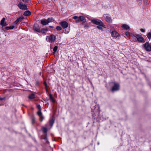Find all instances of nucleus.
Masks as SVG:
<instances>
[{"label": "nucleus", "instance_id": "nucleus-1", "mask_svg": "<svg viewBox=\"0 0 151 151\" xmlns=\"http://www.w3.org/2000/svg\"><path fill=\"white\" fill-rule=\"evenodd\" d=\"M91 22L94 24L96 25V28L98 29L103 30L104 29L106 28L105 25L103 22L99 19H94L91 20Z\"/></svg>", "mask_w": 151, "mask_h": 151}, {"label": "nucleus", "instance_id": "nucleus-2", "mask_svg": "<svg viewBox=\"0 0 151 151\" xmlns=\"http://www.w3.org/2000/svg\"><path fill=\"white\" fill-rule=\"evenodd\" d=\"M132 39L134 41H137L139 42L143 43L145 42L144 38L141 35L138 34L133 35Z\"/></svg>", "mask_w": 151, "mask_h": 151}, {"label": "nucleus", "instance_id": "nucleus-3", "mask_svg": "<svg viewBox=\"0 0 151 151\" xmlns=\"http://www.w3.org/2000/svg\"><path fill=\"white\" fill-rule=\"evenodd\" d=\"M119 84L114 83V85L111 88L112 92L117 91L119 89Z\"/></svg>", "mask_w": 151, "mask_h": 151}, {"label": "nucleus", "instance_id": "nucleus-4", "mask_svg": "<svg viewBox=\"0 0 151 151\" xmlns=\"http://www.w3.org/2000/svg\"><path fill=\"white\" fill-rule=\"evenodd\" d=\"M111 35L113 39H116L119 36V35L116 31L114 30L111 32Z\"/></svg>", "mask_w": 151, "mask_h": 151}, {"label": "nucleus", "instance_id": "nucleus-5", "mask_svg": "<svg viewBox=\"0 0 151 151\" xmlns=\"http://www.w3.org/2000/svg\"><path fill=\"white\" fill-rule=\"evenodd\" d=\"M19 9L23 10H27V6L22 2H19Z\"/></svg>", "mask_w": 151, "mask_h": 151}, {"label": "nucleus", "instance_id": "nucleus-6", "mask_svg": "<svg viewBox=\"0 0 151 151\" xmlns=\"http://www.w3.org/2000/svg\"><path fill=\"white\" fill-rule=\"evenodd\" d=\"M60 24L63 29H65L68 27V24L66 21L62 22Z\"/></svg>", "mask_w": 151, "mask_h": 151}, {"label": "nucleus", "instance_id": "nucleus-7", "mask_svg": "<svg viewBox=\"0 0 151 151\" xmlns=\"http://www.w3.org/2000/svg\"><path fill=\"white\" fill-rule=\"evenodd\" d=\"M33 29L35 31L38 32H41L40 28L39 25L37 24H35L33 27Z\"/></svg>", "mask_w": 151, "mask_h": 151}, {"label": "nucleus", "instance_id": "nucleus-8", "mask_svg": "<svg viewBox=\"0 0 151 151\" xmlns=\"http://www.w3.org/2000/svg\"><path fill=\"white\" fill-rule=\"evenodd\" d=\"M103 17L105 18L106 22L108 23H111L112 20L110 17L106 16V14H104L103 16Z\"/></svg>", "mask_w": 151, "mask_h": 151}, {"label": "nucleus", "instance_id": "nucleus-9", "mask_svg": "<svg viewBox=\"0 0 151 151\" xmlns=\"http://www.w3.org/2000/svg\"><path fill=\"white\" fill-rule=\"evenodd\" d=\"M49 42H54L55 41L56 39V36L53 35H51L49 37Z\"/></svg>", "mask_w": 151, "mask_h": 151}, {"label": "nucleus", "instance_id": "nucleus-10", "mask_svg": "<svg viewBox=\"0 0 151 151\" xmlns=\"http://www.w3.org/2000/svg\"><path fill=\"white\" fill-rule=\"evenodd\" d=\"M5 20L6 18L4 17L1 21L0 25L2 27L5 26L7 25V24H6V23L5 22Z\"/></svg>", "mask_w": 151, "mask_h": 151}, {"label": "nucleus", "instance_id": "nucleus-11", "mask_svg": "<svg viewBox=\"0 0 151 151\" xmlns=\"http://www.w3.org/2000/svg\"><path fill=\"white\" fill-rule=\"evenodd\" d=\"M40 23L43 25H45L48 24V22L46 19H44L41 20Z\"/></svg>", "mask_w": 151, "mask_h": 151}, {"label": "nucleus", "instance_id": "nucleus-12", "mask_svg": "<svg viewBox=\"0 0 151 151\" xmlns=\"http://www.w3.org/2000/svg\"><path fill=\"white\" fill-rule=\"evenodd\" d=\"M31 14V12L27 10L24 13L23 15L25 16H27L30 15Z\"/></svg>", "mask_w": 151, "mask_h": 151}, {"label": "nucleus", "instance_id": "nucleus-13", "mask_svg": "<svg viewBox=\"0 0 151 151\" xmlns=\"http://www.w3.org/2000/svg\"><path fill=\"white\" fill-rule=\"evenodd\" d=\"M48 29L47 28H44L40 30L41 32L42 33L44 34L45 33L47 32L48 31Z\"/></svg>", "mask_w": 151, "mask_h": 151}, {"label": "nucleus", "instance_id": "nucleus-14", "mask_svg": "<svg viewBox=\"0 0 151 151\" xmlns=\"http://www.w3.org/2000/svg\"><path fill=\"white\" fill-rule=\"evenodd\" d=\"M79 18L80 19L81 21H82L83 22H86V19L83 16H80L79 17Z\"/></svg>", "mask_w": 151, "mask_h": 151}, {"label": "nucleus", "instance_id": "nucleus-15", "mask_svg": "<svg viewBox=\"0 0 151 151\" xmlns=\"http://www.w3.org/2000/svg\"><path fill=\"white\" fill-rule=\"evenodd\" d=\"M47 22H48V24L49 23L51 22L54 21V19L52 17L49 18L47 19H46Z\"/></svg>", "mask_w": 151, "mask_h": 151}, {"label": "nucleus", "instance_id": "nucleus-16", "mask_svg": "<svg viewBox=\"0 0 151 151\" xmlns=\"http://www.w3.org/2000/svg\"><path fill=\"white\" fill-rule=\"evenodd\" d=\"M37 114L40 117V118H42V119L41 121H42L43 119V118L42 116V114L41 112V111L39 110V111L37 112Z\"/></svg>", "mask_w": 151, "mask_h": 151}, {"label": "nucleus", "instance_id": "nucleus-17", "mask_svg": "<svg viewBox=\"0 0 151 151\" xmlns=\"http://www.w3.org/2000/svg\"><path fill=\"white\" fill-rule=\"evenodd\" d=\"M14 27V26L13 25L11 26L10 27H5V29L6 30H9L13 29Z\"/></svg>", "mask_w": 151, "mask_h": 151}, {"label": "nucleus", "instance_id": "nucleus-18", "mask_svg": "<svg viewBox=\"0 0 151 151\" xmlns=\"http://www.w3.org/2000/svg\"><path fill=\"white\" fill-rule=\"evenodd\" d=\"M55 119L53 118L50 121V124L52 127L54 122Z\"/></svg>", "mask_w": 151, "mask_h": 151}, {"label": "nucleus", "instance_id": "nucleus-19", "mask_svg": "<svg viewBox=\"0 0 151 151\" xmlns=\"http://www.w3.org/2000/svg\"><path fill=\"white\" fill-rule=\"evenodd\" d=\"M122 27L125 29H128L129 28V26L127 24H123L122 26Z\"/></svg>", "mask_w": 151, "mask_h": 151}, {"label": "nucleus", "instance_id": "nucleus-20", "mask_svg": "<svg viewBox=\"0 0 151 151\" xmlns=\"http://www.w3.org/2000/svg\"><path fill=\"white\" fill-rule=\"evenodd\" d=\"M144 47H151V44H149L148 42H147L144 44Z\"/></svg>", "mask_w": 151, "mask_h": 151}, {"label": "nucleus", "instance_id": "nucleus-21", "mask_svg": "<svg viewBox=\"0 0 151 151\" xmlns=\"http://www.w3.org/2000/svg\"><path fill=\"white\" fill-rule=\"evenodd\" d=\"M49 97L50 99L53 102H55V100L52 97V95L51 94H49Z\"/></svg>", "mask_w": 151, "mask_h": 151}, {"label": "nucleus", "instance_id": "nucleus-22", "mask_svg": "<svg viewBox=\"0 0 151 151\" xmlns=\"http://www.w3.org/2000/svg\"><path fill=\"white\" fill-rule=\"evenodd\" d=\"M35 97V95L33 94H31L29 96V98L30 99H33Z\"/></svg>", "mask_w": 151, "mask_h": 151}, {"label": "nucleus", "instance_id": "nucleus-23", "mask_svg": "<svg viewBox=\"0 0 151 151\" xmlns=\"http://www.w3.org/2000/svg\"><path fill=\"white\" fill-rule=\"evenodd\" d=\"M147 36L149 40L151 38V33L150 32L148 33Z\"/></svg>", "mask_w": 151, "mask_h": 151}, {"label": "nucleus", "instance_id": "nucleus-24", "mask_svg": "<svg viewBox=\"0 0 151 151\" xmlns=\"http://www.w3.org/2000/svg\"><path fill=\"white\" fill-rule=\"evenodd\" d=\"M58 50V48H53V54L54 55H55V53L57 51V50Z\"/></svg>", "mask_w": 151, "mask_h": 151}, {"label": "nucleus", "instance_id": "nucleus-25", "mask_svg": "<svg viewBox=\"0 0 151 151\" xmlns=\"http://www.w3.org/2000/svg\"><path fill=\"white\" fill-rule=\"evenodd\" d=\"M56 28L57 30H61L62 29L59 26H57Z\"/></svg>", "mask_w": 151, "mask_h": 151}, {"label": "nucleus", "instance_id": "nucleus-26", "mask_svg": "<svg viewBox=\"0 0 151 151\" xmlns=\"http://www.w3.org/2000/svg\"><path fill=\"white\" fill-rule=\"evenodd\" d=\"M47 129L46 128H43V131L44 133H45L47 132Z\"/></svg>", "mask_w": 151, "mask_h": 151}, {"label": "nucleus", "instance_id": "nucleus-27", "mask_svg": "<svg viewBox=\"0 0 151 151\" xmlns=\"http://www.w3.org/2000/svg\"><path fill=\"white\" fill-rule=\"evenodd\" d=\"M147 51H151V48H144Z\"/></svg>", "mask_w": 151, "mask_h": 151}, {"label": "nucleus", "instance_id": "nucleus-28", "mask_svg": "<svg viewBox=\"0 0 151 151\" xmlns=\"http://www.w3.org/2000/svg\"><path fill=\"white\" fill-rule=\"evenodd\" d=\"M37 107L39 109V110L41 111V108L39 104H38L37 105Z\"/></svg>", "mask_w": 151, "mask_h": 151}, {"label": "nucleus", "instance_id": "nucleus-29", "mask_svg": "<svg viewBox=\"0 0 151 151\" xmlns=\"http://www.w3.org/2000/svg\"><path fill=\"white\" fill-rule=\"evenodd\" d=\"M69 31H70V29H68L67 30H66L65 29L64 32L65 34H68L69 32Z\"/></svg>", "mask_w": 151, "mask_h": 151}, {"label": "nucleus", "instance_id": "nucleus-30", "mask_svg": "<svg viewBox=\"0 0 151 151\" xmlns=\"http://www.w3.org/2000/svg\"><path fill=\"white\" fill-rule=\"evenodd\" d=\"M19 22V17L18 18L16 21L15 22V24H17Z\"/></svg>", "mask_w": 151, "mask_h": 151}, {"label": "nucleus", "instance_id": "nucleus-31", "mask_svg": "<svg viewBox=\"0 0 151 151\" xmlns=\"http://www.w3.org/2000/svg\"><path fill=\"white\" fill-rule=\"evenodd\" d=\"M24 18L23 16V15L21 16L20 17H19V21L23 19Z\"/></svg>", "mask_w": 151, "mask_h": 151}, {"label": "nucleus", "instance_id": "nucleus-32", "mask_svg": "<svg viewBox=\"0 0 151 151\" xmlns=\"http://www.w3.org/2000/svg\"><path fill=\"white\" fill-rule=\"evenodd\" d=\"M126 35L127 36H129L130 35V33L129 32H127L126 33Z\"/></svg>", "mask_w": 151, "mask_h": 151}, {"label": "nucleus", "instance_id": "nucleus-33", "mask_svg": "<svg viewBox=\"0 0 151 151\" xmlns=\"http://www.w3.org/2000/svg\"><path fill=\"white\" fill-rule=\"evenodd\" d=\"M22 1L24 3H26L28 2L29 0H22Z\"/></svg>", "mask_w": 151, "mask_h": 151}, {"label": "nucleus", "instance_id": "nucleus-34", "mask_svg": "<svg viewBox=\"0 0 151 151\" xmlns=\"http://www.w3.org/2000/svg\"><path fill=\"white\" fill-rule=\"evenodd\" d=\"M78 18V17L77 16H75L73 17V18L75 19H76Z\"/></svg>", "mask_w": 151, "mask_h": 151}, {"label": "nucleus", "instance_id": "nucleus-35", "mask_svg": "<svg viewBox=\"0 0 151 151\" xmlns=\"http://www.w3.org/2000/svg\"><path fill=\"white\" fill-rule=\"evenodd\" d=\"M35 118H33L32 119V124H33L35 123Z\"/></svg>", "mask_w": 151, "mask_h": 151}, {"label": "nucleus", "instance_id": "nucleus-36", "mask_svg": "<svg viewBox=\"0 0 151 151\" xmlns=\"http://www.w3.org/2000/svg\"><path fill=\"white\" fill-rule=\"evenodd\" d=\"M44 84L45 86V88H47V84L46 82L45 81L44 82Z\"/></svg>", "mask_w": 151, "mask_h": 151}, {"label": "nucleus", "instance_id": "nucleus-37", "mask_svg": "<svg viewBox=\"0 0 151 151\" xmlns=\"http://www.w3.org/2000/svg\"><path fill=\"white\" fill-rule=\"evenodd\" d=\"M81 20H80V19L79 18V19H78V20H76V23H78V22H81Z\"/></svg>", "mask_w": 151, "mask_h": 151}, {"label": "nucleus", "instance_id": "nucleus-38", "mask_svg": "<svg viewBox=\"0 0 151 151\" xmlns=\"http://www.w3.org/2000/svg\"><path fill=\"white\" fill-rule=\"evenodd\" d=\"M5 98H0V100L2 101L5 99Z\"/></svg>", "mask_w": 151, "mask_h": 151}, {"label": "nucleus", "instance_id": "nucleus-39", "mask_svg": "<svg viewBox=\"0 0 151 151\" xmlns=\"http://www.w3.org/2000/svg\"><path fill=\"white\" fill-rule=\"evenodd\" d=\"M89 27V26L88 25H86L84 26V28H88Z\"/></svg>", "mask_w": 151, "mask_h": 151}, {"label": "nucleus", "instance_id": "nucleus-40", "mask_svg": "<svg viewBox=\"0 0 151 151\" xmlns=\"http://www.w3.org/2000/svg\"><path fill=\"white\" fill-rule=\"evenodd\" d=\"M140 30L142 32H145V31L144 29H140Z\"/></svg>", "mask_w": 151, "mask_h": 151}, {"label": "nucleus", "instance_id": "nucleus-41", "mask_svg": "<svg viewBox=\"0 0 151 151\" xmlns=\"http://www.w3.org/2000/svg\"><path fill=\"white\" fill-rule=\"evenodd\" d=\"M48 100H49V99L47 98H46L45 99V100L46 101H48Z\"/></svg>", "mask_w": 151, "mask_h": 151}, {"label": "nucleus", "instance_id": "nucleus-42", "mask_svg": "<svg viewBox=\"0 0 151 151\" xmlns=\"http://www.w3.org/2000/svg\"><path fill=\"white\" fill-rule=\"evenodd\" d=\"M49 27L52 28H54L52 26H50Z\"/></svg>", "mask_w": 151, "mask_h": 151}, {"label": "nucleus", "instance_id": "nucleus-43", "mask_svg": "<svg viewBox=\"0 0 151 151\" xmlns=\"http://www.w3.org/2000/svg\"><path fill=\"white\" fill-rule=\"evenodd\" d=\"M38 84H39L38 82H36V85H38Z\"/></svg>", "mask_w": 151, "mask_h": 151}, {"label": "nucleus", "instance_id": "nucleus-44", "mask_svg": "<svg viewBox=\"0 0 151 151\" xmlns=\"http://www.w3.org/2000/svg\"><path fill=\"white\" fill-rule=\"evenodd\" d=\"M17 6L19 7V4H17Z\"/></svg>", "mask_w": 151, "mask_h": 151}, {"label": "nucleus", "instance_id": "nucleus-45", "mask_svg": "<svg viewBox=\"0 0 151 151\" xmlns=\"http://www.w3.org/2000/svg\"><path fill=\"white\" fill-rule=\"evenodd\" d=\"M54 47H57V46H55Z\"/></svg>", "mask_w": 151, "mask_h": 151}]
</instances>
